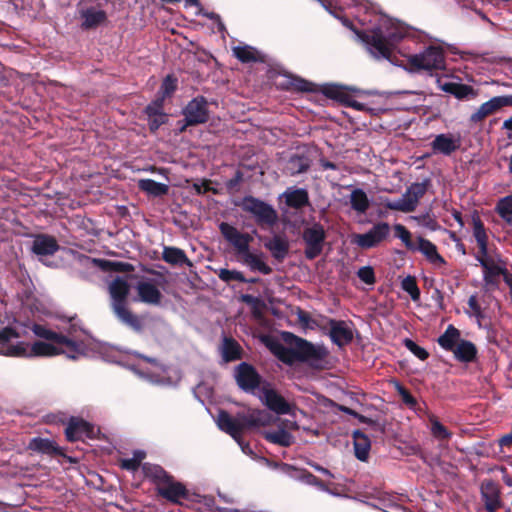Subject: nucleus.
Listing matches in <instances>:
<instances>
[{"instance_id": "nucleus-1", "label": "nucleus", "mask_w": 512, "mask_h": 512, "mask_svg": "<svg viewBox=\"0 0 512 512\" xmlns=\"http://www.w3.org/2000/svg\"><path fill=\"white\" fill-rule=\"evenodd\" d=\"M409 34L408 28L391 18H383L380 23L363 34V43L376 59L392 61L397 45Z\"/></svg>"}, {"instance_id": "nucleus-2", "label": "nucleus", "mask_w": 512, "mask_h": 512, "mask_svg": "<svg viewBox=\"0 0 512 512\" xmlns=\"http://www.w3.org/2000/svg\"><path fill=\"white\" fill-rule=\"evenodd\" d=\"M273 422V416L265 410L254 409L248 413L238 412L234 417L226 410H219L217 415L218 428L230 435L241 445L245 451L242 441V433L250 428L265 427Z\"/></svg>"}, {"instance_id": "nucleus-3", "label": "nucleus", "mask_w": 512, "mask_h": 512, "mask_svg": "<svg viewBox=\"0 0 512 512\" xmlns=\"http://www.w3.org/2000/svg\"><path fill=\"white\" fill-rule=\"evenodd\" d=\"M405 69L410 73L443 71L446 69L445 51L441 46L429 45L423 51L407 56Z\"/></svg>"}, {"instance_id": "nucleus-4", "label": "nucleus", "mask_w": 512, "mask_h": 512, "mask_svg": "<svg viewBox=\"0 0 512 512\" xmlns=\"http://www.w3.org/2000/svg\"><path fill=\"white\" fill-rule=\"evenodd\" d=\"M295 341H299V362L307 363L311 368L324 370L329 367V351L324 345H315L306 339L286 333Z\"/></svg>"}, {"instance_id": "nucleus-5", "label": "nucleus", "mask_w": 512, "mask_h": 512, "mask_svg": "<svg viewBox=\"0 0 512 512\" xmlns=\"http://www.w3.org/2000/svg\"><path fill=\"white\" fill-rule=\"evenodd\" d=\"M240 207L243 211L251 214L260 227L271 228L278 222V213L274 207L254 196H245Z\"/></svg>"}, {"instance_id": "nucleus-6", "label": "nucleus", "mask_w": 512, "mask_h": 512, "mask_svg": "<svg viewBox=\"0 0 512 512\" xmlns=\"http://www.w3.org/2000/svg\"><path fill=\"white\" fill-rule=\"evenodd\" d=\"M32 332L39 338L49 340L55 344L62 345L65 347V355L72 360H76L79 356L85 354V344L83 341H77L64 335L63 333H57L46 326L41 324H33L31 328Z\"/></svg>"}, {"instance_id": "nucleus-7", "label": "nucleus", "mask_w": 512, "mask_h": 512, "mask_svg": "<svg viewBox=\"0 0 512 512\" xmlns=\"http://www.w3.org/2000/svg\"><path fill=\"white\" fill-rule=\"evenodd\" d=\"M430 185V179H425L421 183H413L407 188L402 198L394 201L387 199L382 204L389 210L400 211L404 213L413 212L416 209L419 200L426 194Z\"/></svg>"}, {"instance_id": "nucleus-8", "label": "nucleus", "mask_w": 512, "mask_h": 512, "mask_svg": "<svg viewBox=\"0 0 512 512\" xmlns=\"http://www.w3.org/2000/svg\"><path fill=\"white\" fill-rule=\"evenodd\" d=\"M326 237V231L319 222L304 228L302 239L305 243L304 255L308 260H313L322 253Z\"/></svg>"}, {"instance_id": "nucleus-9", "label": "nucleus", "mask_w": 512, "mask_h": 512, "mask_svg": "<svg viewBox=\"0 0 512 512\" xmlns=\"http://www.w3.org/2000/svg\"><path fill=\"white\" fill-rule=\"evenodd\" d=\"M234 378L242 391L252 394L257 389L261 390L265 382L256 368L248 362H241L235 367Z\"/></svg>"}, {"instance_id": "nucleus-10", "label": "nucleus", "mask_w": 512, "mask_h": 512, "mask_svg": "<svg viewBox=\"0 0 512 512\" xmlns=\"http://www.w3.org/2000/svg\"><path fill=\"white\" fill-rule=\"evenodd\" d=\"M183 115L186 124L180 129L181 132L185 130L186 126L206 123L210 118L207 99L202 95L193 98L183 109Z\"/></svg>"}, {"instance_id": "nucleus-11", "label": "nucleus", "mask_w": 512, "mask_h": 512, "mask_svg": "<svg viewBox=\"0 0 512 512\" xmlns=\"http://www.w3.org/2000/svg\"><path fill=\"white\" fill-rule=\"evenodd\" d=\"M390 235V225L387 222H378L366 233L355 234L352 242L364 250L377 247Z\"/></svg>"}, {"instance_id": "nucleus-12", "label": "nucleus", "mask_w": 512, "mask_h": 512, "mask_svg": "<svg viewBox=\"0 0 512 512\" xmlns=\"http://www.w3.org/2000/svg\"><path fill=\"white\" fill-rule=\"evenodd\" d=\"M20 334L12 327L0 329V354L8 357H25L27 355L28 345L24 342L12 344V339H19Z\"/></svg>"}, {"instance_id": "nucleus-13", "label": "nucleus", "mask_w": 512, "mask_h": 512, "mask_svg": "<svg viewBox=\"0 0 512 512\" xmlns=\"http://www.w3.org/2000/svg\"><path fill=\"white\" fill-rule=\"evenodd\" d=\"M512 106V95L492 97L484 102L470 115L469 122L472 124L482 123L487 117L499 112L502 108Z\"/></svg>"}, {"instance_id": "nucleus-14", "label": "nucleus", "mask_w": 512, "mask_h": 512, "mask_svg": "<svg viewBox=\"0 0 512 512\" xmlns=\"http://www.w3.org/2000/svg\"><path fill=\"white\" fill-rule=\"evenodd\" d=\"M98 430L93 424L80 417L71 416L65 428V437L69 442L82 440L83 437L95 439Z\"/></svg>"}, {"instance_id": "nucleus-15", "label": "nucleus", "mask_w": 512, "mask_h": 512, "mask_svg": "<svg viewBox=\"0 0 512 512\" xmlns=\"http://www.w3.org/2000/svg\"><path fill=\"white\" fill-rule=\"evenodd\" d=\"M261 393V401L270 411L277 415L291 413L293 406L277 390L272 388L269 382H264Z\"/></svg>"}, {"instance_id": "nucleus-16", "label": "nucleus", "mask_w": 512, "mask_h": 512, "mask_svg": "<svg viewBox=\"0 0 512 512\" xmlns=\"http://www.w3.org/2000/svg\"><path fill=\"white\" fill-rule=\"evenodd\" d=\"M480 495L487 512H497L504 505L501 487L492 479H484L481 482Z\"/></svg>"}, {"instance_id": "nucleus-17", "label": "nucleus", "mask_w": 512, "mask_h": 512, "mask_svg": "<svg viewBox=\"0 0 512 512\" xmlns=\"http://www.w3.org/2000/svg\"><path fill=\"white\" fill-rule=\"evenodd\" d=\"M219 230L224 239L236 249L239 255L243 256L248 253L250 242L253 240L248 233L240 232L227 222L220 223Z\"/></svg>"}, {"instance_id": "nucleus-18", "label": "nucleus", "mask_w": 512, "mask_h": 512, "mask_svg": "<svg viewBox=\"0 0 512 512\" xmlns=\"http://www.w3.org/2000/svg\"><path fill=\"white\" fill-rule=\"evenodd\" d=\"M156 493L158 496L177 505L182 504V499H189V491L186 486L183 483L176 481L173 476L168 482L161 485L160 488H156Z\"/></svg>"}, {"instance_id": "nucleus-19", "label": "nucleus", "mask_w": 512, "mask_h": 512, "mask_svg": "<svg viewBox=\"0 0 512 512\" xmlns=\"http://www.w3.org/2000/svg\"><path fill=\"white\" fill-rule=\"evenodd\" d=\"M130 293V285L128 282L121 278L116 277L109 284V294L111 297V308L113 312L127 307V299Z\"/></svg>"}, {"instance_id": "nucleus-20", "label": "nucleus", "mask_w": 512, "mask_h": 512, "mask_svg": "<svg viewBox=\"0 0 512 512\" xmlns=\"http://www.w3.org/2000/svg\"><path fill=\"white\" fill-rule=\"evenodd\" d=\"M329 336L338 347L348 345L353 340V332L343 320L329 319Z\"/></svg>"}, {"instance_id": "nucleus-21", "label": "nucleus", "mask_w": 512, "mask_h": 512, "mask_svg": "<svg viewBox=\"0 0 512 512\" xmlns=\"http://www.w3.org/2000/svg\"><path fill=\"white\" fill-rule=\"evenodd\" d=\"M430 145L433 153L450 156L460 148L461 138L460 136L454 137L452 134L442 133L436 135Z\"/></svg>"}, {"instance_id": "nucleus-22", "label": "nucleus", "mask_w": 512, "mask_h": 512, "mask_svg": "<svg viewBox=\"0 0 512 512\" xmlns=\"http://www.w3.org/2000/svg\"><path fill=\"white\" fill-rule=\"evenodd\" d=\"M27 449L31 452L50 457L65 456L64 450L55 441L48 438H32L27 445Z\"/></svg>"}, {"instance_id": "nucleus-23", "label": "nucleus", "mask_w": 512, "mask_h": 512, "mask_svg": "<svg viewBox=\"0 0 512 512\" xmlns=\"http://www.w3.org/2000/svg\"><path fill=\"white\" fill-rule=\"evenodd\" d=\"M60 246L55 237L48 234H38L32 244V252L39 256L54 255Z\"/></svg>"}, {"instance_id": "nucleus-24", "label": "nucleus", "mask_w": 512, "mask_h": 512, "mask_svg": "<svg viewBox=\"0 0 512 512\" xmlns=\"http://www.w3.org/2000/svg\"><path fill=\"white\" fill-rule=\"evenodd\" d=\"M136 290L141 302L155 306L161 304L162 293L152 282L140 281L136 285Z\"/></svg>"}, {"instance_id": "nucleus-25", "label": "nucleus", "mask_w": 512, "mask_h": 512, "mask_svg": "<svg viewBox=\"0 0 512 512\" xmlns=\"http://www.w3.org/2000/svg\"><path fill=\"white\" fill-rule=\"evenodd\" d=\"M220 354L224 363H230L243 358V348L232 337L224 336L220 346Z\"/></svg>"}, {"instance_id": "nucleus-26", "label": "nucleus", "mask_w": 512, "mask_h": 512, "mask_svg": "<svg viewBox=\"0 0 512 512\" xmlns=\"http://www.w3.org/2000/svg\"><path fill=\"white\" fill-rule=\"evenodd\" d=\"M442 91L453 95L459 100H469L477 97V91L470 85L457 83V82H445L439 84Z\"/></svg>"}, {"instance_id": "nucleus-27", "label": "nucleus", "mask_w": 512, "mask_h": 512, "mask_svg": "<svg viewBox=\"0 0 512 512\" xmlns=\"http://www.w3.org/2000/svg\"><path fill=\"white\" fill-rule=\"evenodd\" d=\"M116 317L136 333H142L145 329V317L134 314L128 307L114 312Z\"/></svg>"}, {"instance_id": "nucleus-28", "label": "nucleus", "mask_w": 512, "mask_h": 512, "mask_svg": "<svg viewBox=\"0 0 512 512\" xmlns=\"http://www.w3.org/2000/svg\"><path fill=\"white\" fill-rule=\"evenodd\" d=\"M418 246L415 247V250L420 251L427 261L436 266H443L446 264L445 259L438 253L437 247L430 240L418 237L417 238Z\"/></svg>"}, {"instance_id": "nucleus-29", "label": "nucleus", "mask_w": 512, "mask_h": 512, "mask_svg": "<svg viewBox=\"0 0 512 512\" xmlns=\"http://www.w3.org/2000/svg\"><path fill=\"white\" fill-rule=\"evenodd\" d=\"M273 354L283 363L292 365L299 362V341L294 340V347H286L281 343L271 346Z\"/></svg>"}, {"instance_id": "nucleus-30", "label": "nucleus", "mask_w": 512, "mask_h": 512, "mask_svg": "<svg viewBox=\"0 0 512 512\" xmlns=\"http://www.w3.org/2000/svg\"><path fill=\"white\" fill-rule=\"evenodd\" d=\"M454 357L462 363H471L477 359V347L469 340L462 339L452 350Z\"/></svg>"}, {"instance_id": "nucleus-31", "label": "nucleus", "mask_w": 512, "mask_h": 512, "mask_svg": "<svg viewBox=\"0 0 512 512\" xmlns=\"http://www.w3.org/2000/svg\"><path fill=\"white\" fill-rule=\"evenodd\" d=\"M143 472L145 477L155 484L156 488H160L161 485L168 482L172 477L164 468L156 464L145 463L143 465Z\"/></svg>"}, {"instance_id": "nucleus-32", "label": "nucleus", "mask_w": 512, "mask_h": 512, "mask_svg": "<svg viewBox=\"0 0 512 512\" xmlns=\"http://www.w3.org/2000/svg\"><path fill=\"white\" fill-rule=\"evenodd\" d=\"M352 436L354 440L356 458L360 461H366L369 457V451L371 448V441L369 437L361 430H355Z\"/></svg>"}, {"instance_id": "nucleus-33", "label": "nucleus", "mask_w": 512, "mask_h": 512, "mask_svg": "<svg viewBox=\"0 0 512 512\" xmlns=\"http://www.w3.org/2000/svg\"><path fill=\"white\" fill-rule=\"evenodd\" d=\"M284 196L286 205L294 209H301L310 204L309 194L303 188L288 190L284 193Z\"/></svg>"}, {"instance_id": "nucleus-34", "label": "nucleus", "mask_w": 512, "mask_h": 512, "mask_svg": "<svg viewBox=\"0 0 512 512\" xmlns=\"http://www.w3.org/2000/svg\"><path fill=\"white\" fill-rule=\"evenodd\" d=\"M264 246L271 252L272 256L278 261H283L289 252L288 241L278 235H275L267 242H265Z\"/></svg>"}, {"instance_id": "nucleus-35", "label": "nucleus", "mask_w": 512, "mask_h": 512, "mask_svg": "<svg viewBox=\"0 0 512 512\" xmlns=\"http://www.w3.org/2000/svg\"><path fill=\"white\" fill-rule=\"evenodd\" d=\"M262 436L266 441L281 447H289L294 443V436L284 427L275 431H264Z\"/></svg>"}, {"instance_id": "nucleus-36", "label": "nucleus", "mask_w": 512, "mask_h": 512, "mask_svg": "<svg viewBox=\"0 0 512 512\" xmlns=\"http://www.w3.org/2000/svg\"><path fill=\"white\" fill-rule=\"evenodd\" d=\"M81 17L83 19L82 27L84 29H94L106 21L107 14L104 10L87 8L81 12Z\"/></svg>"}, {"instance_id": "nucleus-37", "label": "nucleus", "mask_w": 512, "mask_h": 512, "mask_svg": "<svg viewBox=\"0 0 512 512\" xmlns=\"http://www.w3.org/2000/svg\"><path fill=\"white\" fill-rule=\"evenodd\" d=\"M59 354H65V347H57L51 343H46L43 341H36L31 346L30 353L27 351L28 356H40V357H51Z\"/></svg>"}, {"instance_id": "nucleus-38", "label": "nucleus", "mask_w": 512, "mask_h": 512, "mask_svg": "<svg viewBox=\"0 0 512 512\" xmlns=\"http://www.w3.org/2000/svg\"><path fill=\"white\" fill-rule=\"evenodd\" d=\"M162 259L171 265H187L192 266V262L187 257L184 250L177 247H164Z\"/></svg>"}, {"instance_id": "nucleus-39", "label": "nucleus", "mask_w": 512, "mask_h": 512, "mask_svg": "<svg viewBox=\"0 0 512 512\" xmlns=\"http://www.w3.org/2000/svg\"><path fill=\"white\" fill-rule=\"evenodd\" d=\"M138 188L140 191L153 197H161L169 192V186L167 184L159 183L149 178L140 179L138 181Z\"/></svg>"}, {"instance_id": "nucleus-40", "label": "nucleus", "mask_w": 512, "mask_h": 512, "mask_svg": "<svg viewBox=\"0 0 512 512\" xmlns=\"http://www.w3.org/2000/svg\"><path fill=\"white\" fill-rule=\"evenodd\" d=\"M461 333L459 329L452 324L448 325L445 332L438 338V344L446 351L452 352L460 340Z\"/></svg>"}, {"instance_id": "nucleus-41", "label": "nucleus", "mask_w": 512, "mask_h": 512, "mask_svg": "<svg viewBox=\"0 0 512 512\" xmlns=\"http://www.w3.org/2000/svg\"><path fill=\"white\" fill-rule=\"evenodd\" d=\"M310 168V160L304 155H292L286 163L285 170L291 175H298Z\"/></svg>"}, {"instance_id": "nucleus-42", "label": "nucleus", "mask_w": 512, "mask_h": 512, "mask_svg": "<svg viewBox=\"0 0 512 512\" xmlns=\"http://www.w3.org/2000/svg\"><path fill=\"white\" fill-rule=\"evenodd\" d=\"M351 208L358 213H365L370 207V200L364 190L354 189L350 194Z\"/></svg>"}, {"instance_id": "nucleus-43", "label": "nucleus", "mask_w": 512, "mask_h": 512, "mask_svg": "<svg viewBox=\"0 0 512 512\" xmlns=\"http://www.w3.org/2000/svg\"><path fill=\"white\" fill-rule=\"evenodd\" d=\"M483 278L486 285H497L498 277L505 272L504 267H500L493 261L489 263H483Z\"/></svg>"}, {"instance_id": "nucleus-44", "label": "nucleus", "mask_w": 512, "mask_h": 512, "mask_svg": "<svg viewBox=\"0 0 512 512\" xmlns=\"http://www.w3.org/2000/svg\"><path fill=\"white\" fill-rule=\"evenodd\" d=\"M233 54L242 63L260 61V57L258 56L256 49L248 45L234 47Z\"/></svg>"}, {"instance_id": "nucleus-45", "label": "nucleus", "mask_w": 512, "mask_h": 512, "mask_svg": "<svg viewBox=\"0 0 512 512\" xmlns=\"http://www.w3.org/2000/svg\"><path fill=\"white\" fill-rule=\"evenodd\" d=\"M243 257L244 263L247 264L252 270H257L264 275H269L272 273V268L269 265H267L263 260H261L259 256L251 253L250 250L248 251V253L243 255Z\"/></svg>"}, {"instance_id": "nucleus-46", "label": "nucleus", "mask_w": 512, "mask_h": 512, "mask_svg": "<svg viewBox=\"0 0 512 512\" xmlns=\"http://www.w3.org/2000/svg\"><path fill=\"white\" fill-rule=\"evenodd\" d=\"M287 90L295 91V92H313L314 84L310 81H307L303 78L294 76L290 77L285 86Z\"/></svg>"}, {"instance_id": "nucleus-47", "label": "nucleus", "mask_w": 512, "mask_h": 512, "mask_svg": "<svg viewBox=\"0 0 512 512\" xmlns=\"http://www.w3.org/2000/svg\"><path fill=\"white\" fill-rule=\"evenodd\" d=\"M496 212L506 223H512V193L498 201Z\"/></svg>"}, {"instance_id": "nucleus-48", "label": "nucleus", "mask_w": 512, "mask_h": 512, "mask_svg": "<svg viewBox=\"0 0 512 512\" xmlns=\"http://www.w3.org/2000/svg\"><path fill=\"white\" fill-rule=\"evenodd\" d=\"M472 225L473 236L477 244L488 243V235L484 223L477 212H474L472 215Z\"/></svg>"}, {"instance_id": "nucleus-49", "label": "nucleus", "mask_w": 512, "mask_h": 512, "mask_svg": "<svg viewBox=\"0 0 512 512\" xmlns=\"http://www.w3.org/2000/svg\"><path fill=\"white\" fill-rule=\"evenodd\" d=\"M322 93L333 100H337L341 103L348 101L350 95L338 85H326L322 89Z\"/></svg>"}, {"instance_id": "nucleus-50", "label": "nucleus", "mask_w": 512, "mask_h": 512, "mask_svg": "<svg viewBox=\"0 0 512 512\" xmlns=\"http://www.w3.org/2000/svg\"><path fill=\"white\" fill-rule=\"evenodd\" d=\"M60 320L66 321L68 323V326L64 328V331L66 332V336L73 339V337H76L78 332H84L80 325V320L78 319V316L75 314L70 317H66L64 315L58 316Z\"/></svg>"}, {"instance_id": "nucleus-51", "label": "nucleus", "mask_w": 512, "mask_h": 512, "mask_svg": "<svg viewBox=\"0 0 512 512\" xmlns=\"http://www.w3.org/2000/svg\"><path fill=\"white\" fill-rule=\"evenodd\" d=\"M401 288L416 302L420 299V289L414 276L408 275L401 281Z\"/></svg>"}, {"instance_id": "nucleus-52", "label": "nucleus", "mask_w": 512, "mask_h": 512, "mask_svg": "<svg viewBox=\"0 0 512 512\" xmlns=\"http://www.w3.org/2000/svg\"><path fill=\"white\" fill-rule=\"evenodd\" d=\"M216 274L221 281L227 284H229L231 281L246 282L244 274L237 270L220 268L219 270H216Z\"/></svg>"}, {"instance_id": "nucleus-53", "label": "nucleus", "mask_w": 512, "mask_h": 512, "mask_svg": "<svg viewBox=\"0 0 512 512\" xmlns=\"http://www.w3.org/2000/svg\"><path fill=\"white\" fill-rule=\"evenodd\" d=\"M101 267L104 270L122 273L131 272L134 270V267L131 263L120 261L103 260L101 261Z\"/></svg>"}, {"instance_id": "nucleus-54", "label": "nucleus", "mask_w": 512, "mask_h": 512, "mask_svg": "<svg viewBox=\"0 0 512 512\" xmlns=\"http://www.w3.org/2000/svg\"><path fill=\"white\" fill-rule=\"evenodd\" d=\"M430 422L431 432L435 438L445 440L451 437V433L448 431V429L442 423H440L434 415L430 417Z\"/></svg>"}, {"instance_id": "nucleus-55", "label": "nucleus", "mask_w": 512, "mask_h": 512, "mask_svg": "<svg viewBox=\"0 0 512 512\" xmlns=\"http://www.w3.org/2000/svg\"><path fill=\"white\" fill-rule=\"evenodd\" d=\"M394 231H395V237L401 239V241L405 244L407 249L415 250V245L411 239V233L404 225L395 224Z\"/></svg>"}, {"instance_id": "nucleus-56", "label": "nucleus", "mask_w": 512, "mask_h": 512, "mask_svg": "<svg viewBox=\"0 0 512 512\" xmlns=\"http://www.w3.org/2000/svg\"><path fill=\"white\" fill-rule=\"evenodd\" d=\"M468 306H469L470 311H466V314L469 317H475L478 319V321H480L481 319L484 318V312H483L481 305L478 302V298H477L476 294H473L469 297Z\"/></svg>"}, {"instance_id": "nucleus-57", "label": "nucleus", "mask_w": 512, "mask_h": 512, "mask_svg": "<svg viewBox=\"0 0 512 512\" xmlns=\"http://www.w3.org/2000/svg\"><path fill=\"white\" fill-rule=\"evenodd\" d=\"M404 346L417 358L424 361L429 357V353L423 347L419 346L413 340L405 338L403 341Z\"/></svg>"}, {"instance_id": "nucleus-58", "label": "nucleus", "mask_w": 512, "mask_h": 512, "mask_svg": "<svg viewBox=\"0 0 512 512\" xmlns=\"http://www.w3.org/2000/svg\"><path fill=\"white\" fill-rule=\"evenodd\" d=\"M177 89V79L172 75H167L160 87L159 94L164 96H171Z\"/></svg>"}, {"instance_id": "nucleus-59", "label": "nucleus", "mask_w": 512, "mask_h": 512, "mask_svg": "<svg viewBox=\"0 0 512 512\" xmlns=\"http://www.w3.org/2000/svg\"><path fill=\"white\" fill-rule=\"evenodd\" d=\"M357 276L361 281L368 285H374L376 282L375 272L371 266L361 267L357 271Z\"/></svg>"}, {"instance_id": "nucleus-60", "label": "nucleus", "mask_w": 512, "mask_h": 512, "mask_svg": "<svg viewBox=\"0 0 512 512\" xmlns=\"http://www.w3.org/2000/svg\"><path fill=\"white\" fill-rule=\"evenodd\" d=\"M68 419L66 413L62 411L48 413L44 416V422L50 425L65 424L68 422Z\"/></svg>"}, {"instance_id": "nucleus-61", "label": "nucleus", "mask_w": 512, "mask_h": 512, "mask_svg": "<svg viewBox=\"0 0 512 512\" xmlns=\"http://www.w3.org/2000/svg\"><path fill=\"white\" fill-rule=\"evenodd\" d=\"M168 122V114L162 112L158 116L148 118V127L151 133H155L162 125Z\"/></svg>"}, {"instance_id": "nucleus-62", "label": "nucleus", "mask_w": 512, "mask_h": 512, "mask_svg": "<svg viewBox=\"0 0 512 512\" xmlns=\"http://www.w3.org/2000/svg\"><path fill=\"white\" fill-rule=\"evenodd\" d=\"M339 21L342 23L343 26H345L349 30L353 31L356 34V36L358 37V39L361 40L362 42H363L362 35L366 34V33H369V30H359V29H357V27L354 25L353 21L350 20L349 18H347L344 15L339 19Z\"/></svg>"}, {"instance_id": "nucleus-63", "label": "nucleus", "mask_w": 512, "mask_h": 512, "mask_svg": "<svg viewBox=\"0 0 512 512\" xmlns=\"http://www.w3.org/2000/svg\"><path fill=\"white\" fill-rule=\"evenodd\" d=\"M397 391L401 396L402 401L409 407H414L417 404L415 397L405 387L398 385Z\"/></svg>"}, {"instance_id": "nucleus-64", "label": "nucleus", "mask_w": 512, "mask_h": 512, "mask_svg": "<svg viewBox=\"0 0 512 512\" xmlns=\"http://www.w3.org/2000/svg\"><path fill=\"white\" fill-rule=\"evenodd\" d=\"M243 181V173L237 170L234 176L226 182V188L229 191H237L240 183Z\"/></svg>"}]
</instances>
